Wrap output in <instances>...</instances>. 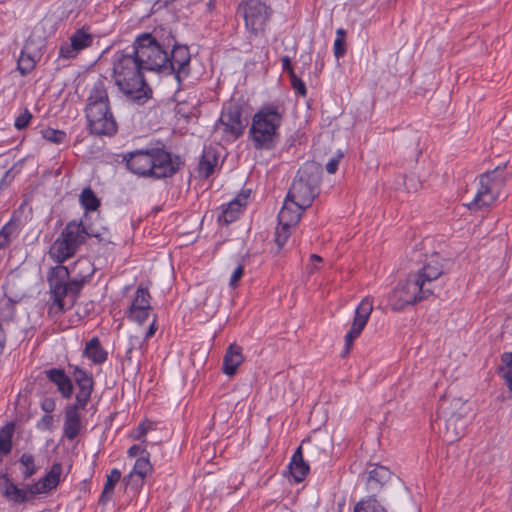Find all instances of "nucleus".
Returning a JSON list of instances; mask_svg holds the SVG:
<instances>
[{"mask_svg": "<svg viewBox=\"0 0 512 512\" xmlns=\"http://www.w3.org/2000/svg\"><path fill=\"white\" fill-rule=\"evenodd\" d=\"M143 452H145V449H143L141 446L135 444V445H132L128 449L127 455L129 457H136V456H138L139 454H141Z\"/></svg>", "mask_w": 512, "mask_h": 512, "instance_id": "54", "label": "nucleus"}, {"mask_svg": "<svg viewBox=\"0 0 512 512\" xmlns=\"http://www.w3.org/2000/svg\"><path fill=\"white\" fill-rule=\"evenodd\" d=\"M237 14L244 20L248 38L253 39L265 34L273 9L262 0H242L238 4Z\"/></svg>", "mask_w": 512, "mask_h": 512, "instance_id": "9", "label": "nucleus"}, {"mask_svg": "<svg viewBox=\"0 0 512 512\" xmlns=\"http://www.w3.org/2000/svg\"><path fill=\"white\" fill-rule=\"evenodd\" d=\"M87 406H79L78 404H69L64 410L63 434L72 441L76 439L83 429L81 410H85Z\"/></svg>", "mask_w": 512, "mask_h": 512, "instance_id": "21", "label": "nucleus"}, {"mask_svg": "<svg viewBox=\"0 0 512 512\" xmlns=\"http://www.w3.org/2000/svg\"><path fill=\"white\" fill-rule=\"evenodd\" d=\"M345 37H346V30H344L343 28H338L336 30V38L334 40V45H333V53H334V56L336 57V59H340L346 54L347 49H346Z\"/></svg>", "mask_w": 512, "mask_h": 512, "instance_id": "42", "label": "nucleus"}, {"mask_svg": "<svg viewBox=\"0 0 512 512\" xmlns=\"http://www.w3.org/2000/svg\"><path fill=\"white\" fill-rule=\"evenodd\" d=\"M112 78L120 92L131 103L143 105L152 95L144 78V67L130 47L116 51L112 56Z\"/></svg>", "mask_w": 512, "mask_h": 512, "instance_id": "2", "label": "nucleus"}, {"mask_svg": "<svg viewBox=\"0 0 512 512\" xmlns=\"http://www.w3.org/2000/svg\"><path fill=\"white\" fill-rule=\"evenodd\" d=\"M342 156H343V155H342V154H340V155H339V156H337V157H333V158H331V159L327 162V164H326L325 168H326V171H327L329 174H334V173L337 171V169H338V165H339V160H340V158H341Z\"/></svg>", "mask_w": 512, "mask_h": 512, "instance_id": "51", "label": "nucleus"}, {"mask_svg": "<svg viewBox=\"0 0 512 512\" xmlns=\"http://www.w3.org/2000/svg\"><path fill=\"white\" fill-rule=\"evenodd\" d=\"M443 259L439 254H432L427 257L423 265L415 272H412L423 284L434 291L435 281L443 274Z\"/></svg>", "mask_w": 512, "mask_h": 512, "instance_id": "20", "label": "nucleus"}, {"mask_svg": "<svg viewBox=\"0 0 512 512\" xmlns=\"http://www.w3.org/2000/svg\"><path fill=\"white\" fill-rule=\"evenodd\" d=\"M77 266H85V274L81 271L72 276L69 268L64 265H56L48 271L47 282L51 300L49 314L61 315L71 309L84 285L90 281L94 272L90 262L86 259H78L72 268L73 272Z\"/></svg>", "mask_w": 512, "mask_h": 512, "instance_id": "1", "label": "nucleus"}, {"mask_svg": "<svg viewBox=\"0 0 512 512\" xmlns=\"http://www.w3.org/2000/svg\"><path fill=\"white\" fill-rule=\"evenodd\" d=\"M434 291L429 290L412 272L404 282H400L389 295V305L393 311H402L409 305L419 303Z\"/></svg>", "mask_w": 512, "mask_h": 512, "instance_id": "10", "label": "nucleus"}, {"mask_svg": "<svg viewBox=\"0 0 512 512\" xmlns=\"http://www.w3.org/2000/svg\"><path fill=\"white\" fill-rule=\"evenodd\" d=\"M366 486L368 492L373 495L391 479L392 473L386 467L379 464H370L366 471Z\"/></svg>", "mask_w": 512, "mask_h": 512, "instance_id": "23", "label": "nucleus"}, {"mask_svg": "<svg viewBox=\"0 0 512 512\" xmlns=\"http://www.w3.org/2000/svg\"><path fill=\"white\" fill-rule=\"evenodd\" d=\"M206 7L209 12H212L215 9V0H209Z\"/></svg>", "mask_w": 512, "mask_h": 512, "instance_id": "56", "label": "nucleus"}, {"mask_svg": "<svg viewBox=\"0 0 512 512\" xmlns=\"http://www.w3.org/2000/svg\"><path fill=\"white\" fill-rule=\"evenodd\" d=\"M467 424V420L460 413L451 414L450 417L445 420L447 433H452L449 437V441H453L454 439H458L463 436Z\"/></svg>", "mask_w": 512, "mask_h": 512, "instance_id": "32", "label": "nucleus"}, {"mask_svg": "<svg viewBox=\"0 0 512 512\" xmlns=\"http://www.w3.org/2000/svg\"><path fill=\"white\" fill-rule=\"evenodd\" d=\"M46 378L57 387L63 399H69L74 392L73 378L62 368H50L44 371Z\"/></svg>", "mask_w": 512, "mask_h": 512, "instance_id": "22", "label": "nucleus"}, {"mask_svg": "<svg viewBox=\"0 0 512 512\" xmlns=\"http://www.w3.org/2000/svg\"><path fill=\"white\" fill-rule=\"evenodd\" d=\"M353 512H387L374 495L361 499L354 506Z\"/></svg>", "mask_w": 512, "mask_h": 512, "instance_id": "39", "label": "nucleus"}, {"mask_svg": "<svg viewBox=\"0 0 512 512\" xmlns=\"http://www.w3.org/2000/svg\"><path fill=\"white\" fill-rule=\"evenodd\" d=\"M304 210L297 203H294L293 200H289L286 197L277 216L278 224L285 225L286 227H296Z\"/></svg>", "mask_w": 512, "mask_h": 512, "instance_id": "25", "label": "nucleus"}, {"mask_svg": "<svg viewBox=\"0 0 512 512\" xmlns=\"http://www.w3.org/2000/svg\"><path fill=\"white\" fill-rule=\"evenodd\" d=\"M291 86L294 91L302 97H305L307 94V89L304 81L300 79L296 74L290 76Z\"/></svg>", "mask_w": 512, "mask_h": 512, "instance_id": "47", "label": "nucleus"}, {"mask_svg": "<svg viewBox=\"0 0 512 512\" xmlns=\"http://www.w3.org/2000/svg\"><path fill=\"white\" fill-rule=\"evenodd\" d=\"M283 117L284 107L279 103L264 104L253 115L248 134L256 150H272L276 147Z\"/></svg>", "mask_w": 512, "mask_h": 512, "instance_id": "5", "label": "nucleus"}, {"mask_svg": "<svg viewBox=\"0 0 512 512\" xmlns=\"http://www.w3.org/2000/svg\"><path fill=\"white\" fill-rule=\"evenodd\" d=\"M83 356L93 364L101 365L107 360L108 352L102 347L99 338L93 337L86 343Z\"/></svg>", "mask_w": 512, "mask_h": 512, "instance_id": "31", "label": "nucleus"}, {"mask_svg": "<svg viewBox=\"0 0 512 512\" xmlns=\"http://www.w3.org/2000/svg\"><path fill=\"white\" fill-rule=\"evenodd\" d=\"M245 127L242 104L236 101L224 103L215 130L222 131L224 137L235 140L243 134Z\"/></svg>", "mask_w": 512, "mask_h": 512, "instance_id": "12", "label": "nucleus"}, {"mask_svg": "<svg viewBox=\"0 0 512 512\" xmlns=\"http://www.w3.org/2000/svg\"><path fill=\"white\" fill-rule=\"evenodd\" d=\"M281 64L283 71L287 72L289 77L295 74L291 63V58L289 56H283L281 58Z\"/></svg>", "mask_w": 512, "mask_h": 512, "instance_id": "52", "label": "nucleus"}, {"mask_svg": "<svg viewBox=\"0 0 512 512\" xmlns=\"http://www.w3.org/2000/svg\"><path fill=\"white\" fill-rule=\"evenodd\" d=\"M152 465L147 457H139L136 459L133 470L124 477L126 486L130 485L134 481V477L138 480L135 482V487H141L143 485L144 478L152 471Z\"/></svg>", "mask_w": 512, "mask_h": 512, "instance_id": "29", "label": "nucleus"}, {"mask_svg": "<svg viewBox=\"0 0 512 512\" xmlns=\"http://www.w3.org/2000/svg\"><path fill=\"white\" fill-rule=\"evenodd\" d=\"M88 127L91 134L113 136L117 132V122L110 105L98 108H85Z\"/></svg>", "mask_w": 512, "mask_h": 512, "instance_id": "14", "label": "nucleus"}, {"mask_svg": "<svg viewBox=\"0 0 512 512\" xmlns=\"http://www.w3.org/2000/svg\"><path fill=\"white\" fill-rule=\"evenodd\" d=\"M54 417L52 414L43 415L36 423V428L40 431H51L53 429Z\"/></svg>", "mask_w": 512, "mask_h": 512, "instance_id": "46", "label": "nucleus"}, {"mask_svg": "<svg viewBox=\"0 0 512 512\" xmlns=\"http://www.w3.org/2000/svg\"><path fill=\"white\" fill-rule=\"evenodd\" d=\"M250 192V189H244L228 203L221 204L219 207L220 212L217 216L218 223L229 225L236 221L248 204Z\"/></svg>", "mask_w": 512, "mask_h": 512, "instance_id": "19", "label": "nucleus"}, {"mask_svg": "<svg viewBox=\"0 0 512 512\" xmlns=\"http://www.w3.org/2000/svg\"><path fill=\"white\" fill-rule=\"evenodd\" d=\"M83 222L69 221L50 246L48 255L62 265L68 259L74 257L84 244Z\"/></svg>", "mask_w": 512, "mask_h": 512, "instance_id": "8", "label": "nucleus"}, {"mask_svg": "<svg viewBox=\"0 0 512 512\" xmlns=\"http://www.w3.org/2000/svg\"><path fill=\"white\" fill-rule=\"evenodd\" d=\"M79 202L86 212L96 211L100 206V199L90 188H84L79 196Z\"/></svg>", "mask_w": 512, "mask_h": 512, "instance_id": "38", "label": "nucleus"}, {"mask_svg": "<svg viewBox=\"0 0 512 512\" xmlns=\"http://www.w3.org/2000/svg\"><path fill=\"white\" fill-rule=\"evenodd\" d=\"M63 466L55 462L50 470L35 482L19 487L7 473H0V491L5 500L13 505H21L41 494H48L61 483Z\"/></svg>", "mask_w": 512, "mask_h": 512, "instance_id": "4", "label": "nucleus"}, {"mask_svg": "<svg viewBox=\"0 0 512 512\" xmlns=\"http://www.w3.org/2000/svg\"><path fill=\"white\" fill-rule=\"evenodd\" d=\"M442 413L443 412H442L441 408H439L438 414H442Z\"/></svg>", "mask_w": 512, "mask_h": 512, "instance_id": "58", "label": "nucleus"}, {"mask_svg": "<svg viewBox=\"0 0 512 512\" xmlns=\"http://www.w3.org/2000/svg\"><path fill=\"white\" fill-rule=\"evenodd\" d=\"M320 180L317 167L313 164L304 165L298 170L286 197L300 208L307 209L320 192Z\"/></svg>", "mask_w": 512, "mask_h": 512, "instance_id": "7", "label": "nucleus"}, {"mask_svg": "<svg viewBox=\"0 0 512 512\" xmlns=\"http://www.w3.org/2000/svg\"><path fill=\"white\" fill-rule=\"evenodd\" d=\"M83 236H84V243L86 242L87 238H97L100 242L107 241V230L105 228H96L94 226H86L83 223Z\"/></svg>", "mask_w": 512, "mask_h": 512, "instance_id": "44", "label": "nucleus"}, {"mask_svg": "<svg viewBox=\"0 0 512 512\" xmlns=\"http://www.w3.org/2000/svg\"><path fill=\"white\" fill-rule=\"evenodd\" d=\"M18 235L17 225L12 221H8L0 229V250L8 247L13 239Z\"/></svg>", "mask_w": 512, "mask_h": 512, "instance_id": "40", "label": "nucleus"}, {"mask_svg": "<svg viewBox=\"0 0 512 512\" xmlns=\"http://www.w3.org/2000/svg\"><path fill=\"white\" fill-rule=\"evenodd\" d=\"M41 51L32 48L30 43H26L21 50L20 56L17 61V69L21 75L29 74L36 66L41 58Z\"/></svg>", "mask_w": 512, "mask_h": 512, "instance_id": "27", "label": "nucleus"}, {"mask_svg": "<svg viewBox=\"0 0 512 512\" xmlns=\"http://www.w3.org/2000/svg\"><path fill=\"white\" fill-rule=\"evenodd\" d=\"M218 165V155L213 147H204L198 165V173L203 178L210 177Z\"/></svg>", "mask_w": 512, "mask_h": 512, "instance_id": "30", "label": "nucleus"}, {"mask_svg": "<svg viewBox=\"0 0 512 512\" xmlns=\"http://www.w3.org/2000/svg\"><path fill=\"white\" fill-rule=\"evenodd\" d=\"M243 361L242 348L237 344H230L223 358V373L227 376H233Z\"/></svg>", "mask_w": 512, "mask_h": 512, "instance_id": "28", "label": "nucleus"}, {"mask_svg": "<svg viewBox=\"0 0 512 512\" xmlns=\"http://www.w3.org/2000/svg\"><path fill=\"white\" fill-rule=\"evenodd\" d=\"M40 133L42 138L54 144H62L67 139V134L65 131L53 129L50 127L42 129Z\"/></svg>", "mask_w": 512, "mask_h": 512, "instance_id": "41", "label": "nucleus"}, {"mask_svg": "<svg viewBox=\"0 0 512 512\" xmlns=\"http://www.w3.org/2000/svg\"><path fill=\"white\" fill-rule=\"evenodd\" d=\"M508 369H512V352H505L501 355V366L498 368V372L503 374Z\"/></svg>", "mask_w": 512, "mask_h": 512, "instance_id": "48", "label": "nucleus"}, {"mask_svg": "<svg viewBox=\"0 0 512 512\" xmlns=\"http://www.w3.org/2000/svg\"><path fill=\"white\" fill-rule=\"evenodd\" d=\"M68 367L71 377L77 386L74 404L87 406L94 391L95 381L93 375L91 372L74 364H69Z\"/></svg>", "mask_w": 512, "mask_h": 512, "instance_id": "15", "label": "nucleus"}, {"mask_svg": "<svg viewBox=\"0 0 512 512\" xmlns=\"http://www.w3.org/2000/svg\"><path fill=\"white\" fill-rule=\"evenodd\" d=\"M15 318V303L10 298L0 299V325L7 327Z\"/></svg>", "mask_w": 512, "mask_h": 512, "instance_id": "37", "label": "nucleus"}, {"mask_svg": "<svg viewBox=\"0 0 512 512\" xmlns=\"http://www.w3.org/2000/svg\"><path fill=\"white\" fill-rule=\"evenodd\" d=\"M244 274V267L242 265H238L233 271L229 284L231 287H236L238 285L239 280Z\"/></svg>", "mask_w": 512, "mask_h": 512, "instance_id": "50", "label": "nucleus"}, {"mask_svg": "<svg viewBox=\"0 0 512 512\" xmlns=\"http://www.w3.org/2000/svg\"><path fill=\"white\" fill-rule=\"evenodd\" d=\"M70 42L63 43L59 48V57L64 59H73L81 51L92 46L94 37L89 27L83 26L77 29L71 36Z\"/></svg>", "mask_w": 512, "mask_h": 512, "instance_id": "16", "label": "nucleus"}, {"mask_svg": "<svg viewBox=\"0 0 512 512\" xmlns=\"http://www.w3.org/2000/svg\"><path fill=\"white\" fill-rule=\"evenodd\" d=\"M373 310V300L369 297H365L362 299V301L358 304L354 319L351 325V328L345 335V348L347 351L350 350L352 347V344L356 338L360 336L363 329L365 328L371 312Z\"/></svg>", "mask_w": 512, "mask_h": 512, "instance_id": "17", "label": "nucleus"}, {"mask_svg": "<svg viewBox=\"0 0 512 512\" xmlns=\"http://www.w3.org/2000/svg\"><path fill=\"white\" fill-rule=\"evenodd\" d=\"M505 380V384L507 385L509 391L512 393V369H508L501 374Z\"/></svg>", "mask_w": 512, "mask_h": 512, "instance_id": "55", "label": "nucleus"}, {"mask_svg": "<svg viewBox=\"0 0 512 512\" xmlns=\"http://www.w3.org/2000/svg\"><path fill=\"white\" fill-rule=\"evenodd\" d=\"M191 55L186 45L174 44L167 50V63L163 66V74L174 75L180 84L190 75Z\"/></svg>", "mask_w": 512, "mask_h": 512, "instance_id": "13", "label": "nucleus"}, {"mask_svg": "<svg viewBox=\"0 0 512 512\" xmlns=\"http://www.w3.org/2000/svg\"><path fill=\"white\" fill-rule=\"evenodd\" d=\"M122 473L119 469L114 468L106 475V482L103 487V491L99 497V503L106 505L111 499L114 493L116 484L120 481Z\"/></svg>", "mask_w": 512, "mask_h": 512, "instance_id": "34", "label": "nucleus"}, {"mask_svg": "<svg viewBox=\"0 0 512 512\" xmlns=\"http://www.w3.org/2000/svg\"><path fill=\"white\" fill-rule=\"evenodd\" d=\"M127 168L141 177L162 179L172 177L183 165L179 155L163 147H150L123 155Z\"/></svg>", "mask_w": 512, "mask_h": 512, "instance_id": "3", "label": "nucleus"}, {"mask_svg": "<svg viewBox=\"0 0 512 512\" xmlns=\"http://www.w3.org/2000/svg\"><path fill=\"white\" fill-rule=\"evenodd\" d=\"M288 468L295 483H301L305 480L310 471V466L308 462L304 460L302 445L293 453Z\"/></svg>", "mask_w": 512, "mask_h": 512, "instance_id": "26", "label": "nucleus"}, {"mask_svg": "<svg viewBox=\"0 0 512 512\" xmlns=\"http://www.w3.org/2000/svg\"><path fill=\"white\" fill-rule=\"evenodd\" d=\"M294 228L295 227H286L285 225L278 224L275 231V242L279 249L283 248L286 245Z\"/></svg>", "mask_w": 512, "mask_h": 512, "instance_id": "43", "label": "nucleus"}, {"mask_svg": "<svg viewBox=\"0 0 512 512\" xmlns=\"http://www.w3.org/2000/svg\"><path fill=\"white\" fill-rule=\"evenodd\" d=\"M7 341L6 327L0 325V356L3 354Z\"/></svg>", "mask_w": 512, "mask_h": 512, "instance_id": "53", "label": "nucleus"}, {"mask_svg": "<svg viewBox=\"0 0 512 512\" xmlns=\"http://www.w3.org/2000/svg\"><path fill=\"white\" fill-rule=\"evenodd\" d=\"M33 118L32 116V113L27 109L25 108L16 118H15V121H14V127L17 129V130H23L25 129L31 119Z\"/></svg>", "mask_w": 512, "mask_h": 512, "instance_id": "45", "label": "nucleus"}, {"mask_svg": "<svg viewBox=\"0 0 512 512\" xmlns=\"http://www.w3.org/2000/svg\"><path fill=\"white\" fill-rule=\"evenodd\" d=\"M157 326H156V318L153 319L152 323L150 324L146 334L145 338L142 339L139 336H130L129 342H128V348L126 350V358L131 359V353L133 350L136 349H142V347L145 344V340L152 337L156 332Z\"/></svg>", "mask_w": 512, "mask_h": 512, "instance_id": "36", "label": "nucleus"}, {"mask_svg": "<svg viewBox=\"0 0 512 512\" xmlns=\"http://www.w3.org/2000/svg\"><path fill=\"white\" fill-rule=\"evenodd\" d=\"M40 408L45 414H51L56 409V401L51 397H44L40 402Z\"/></svg>", "mask_w": 512, "mask_h": 512, "instance_id": "49", "label": "nucleus"}, {"mask_svg": "<svg viewBox=\"0 0 512 512\" xmlns=\"http://www.w3.org/2000/svg\"><path fill=\"white\" fill-rule=\"evenodd\" d=\"M108 105H110V103L107 91V79L100 77L93 83L89 90L86 108H98Z\"/></svg>", "mask_w": 512, "mask_h": 512, "instance_id": "24", "label": "nucleus"}, {"mask_svg": "<svg viewBox=\"0 0 512 512\" xmlns=\"http://www.w3.org/2000/svg\"><path fill=\"white\" fill-rule=\"evenodd\" d=\"M311 260H312V261H318V262H320V261H322V258H321L320 256L316 255V254H312V255H311Z\"/></svg>", "mask_w": 512, "mask_h": 512, "instance_id": "57", "label": "nucleus"}, {"mask_svg": "<svg viewBox=\"0 0 512 512\" xmlns=\"http://www.w3.org/2000/svg\"><path fill=\"white\" fill-rule=\"evenodd\" d=\"M19 465L21 470V476L24 481L30 479L35 475L39 466L36 464V459L33 454L24 452L19 458Z\"/></svg>", "mask_w": 512, "mask_h": 512, "instance_id": "35", "label": "nucleus"}, {"mask_svg": "<svg viewBox=\"0 0 512 512\" xmlns=\"http://www.w3.org/2000/svg\"><path fill=\"white\" fill-rule=\"evenodd\" d=\"M504 184V171L500 166L483 173L479 178V187L475 197L468 207L472 209L491 206L500 196Z\"/></svg>", "mask_w": 512, "mask_h": 512, "instance_id": "11", "label": "nucleus"}, {"mask_svg": "<svg viewBox=\"0 0 512 512\" xmlns=\"http://www.w3.org/2000/svg\"><path fill=\"white\" fill-rule=\"evenodd\" d=\"M14 432L15 424L13 422H8L0 429V463L13 449L12 439Z\"/></svg>", "mask_w": 512, "mask_h": 512, "instance_id": "33", "label": "nucleus"}, {"mask_svg": "<svg viewBox=\"0 0 512 512\" xmlns=\"http://www.w3.org/2000/svg\"><path fill=\"white\" fill-rule=\"evenodd\" d=\"M150 300L151 295L148 288L139 285L127 311V318L139 324L147 321L152 310Z\"/></svg>", "mask_w": 512, "mask_h": 512, "instance_id": "18", "label": "nucleus"}, {"mask_svg": "<svg viewBox=\"0 0 512 512\" xmlns=\"http://www.w3.org/2000/svg\"><path fill=\"white\" fill-rule=\"evenodd\" d=\"M129 47L145 70L162 73L163 66L167 63L170 44L165 45L152 33L145 32L139 34Z\"/></svg>", "mask_w": 512, "mask_h": 512, "instance_id": "6", "label": "nucleus"}]
</instances>
